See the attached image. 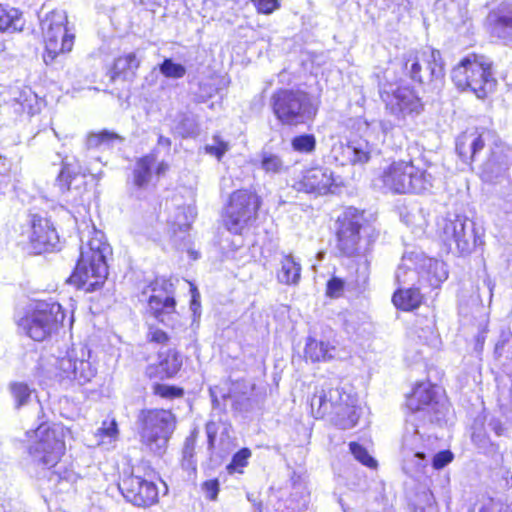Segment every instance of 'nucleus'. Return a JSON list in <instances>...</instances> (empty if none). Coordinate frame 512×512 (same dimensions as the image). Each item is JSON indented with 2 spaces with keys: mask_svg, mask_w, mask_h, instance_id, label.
Listing matches in <instances>:
<instances>
[{
  "mask_svg": "<svg viewBox=\"0 0 512 512\" xmlns=\"http://www.w3.org/2000/svg\"><path fill=\"white\" fill-rule=\"evenodd\" d=\"M81 234L80 257L70 276V282L86 292L99 289L108 275L107 255L111 253L104 233L94 226L88 231L87 240Z\"/></svg>",
  "mask_w": 512,
  "mask_h": 512,
  "instance_id": "1",
  "label": "nucleus"
},
{
  "mask_svg": "<svg viewBox=\"0 0 512 512\" xmlns=\"http://www.w3.org/2000/svg\"><path fill=\"white\" fill-rule=\"evenodd\" d=\"M492 61L485 55L471 53L463 57L451 71V80L462 92L484 99L496 85Z\"/></svg>",
  "mask_w": 512,
  "mask_h": 512,
  "instance_id": "2",
  "label": "nucleus"
},
{
  "mask_svg": "<svg viewBox=\"0 0 512 512\" xmlns=\"http://www.w3.org/2000/svg\"><path fill=\"white\" fill-rule=\"evenodd\" d=\"M310 405L316 418H326L343 430L353 428L360 415L356 399L340 388L323 390L320 394H315Z\"/></svg>",
  "mask_w": 512,
  "mask_h": 512,
  "instance_id": "3",
  "label": "nucleus"
},
{
  "mask_svg": "<svg viewBox=\"0 0 512 512\" xmlns=\"http://www.w3.org/2000/svg\"><path fill=\"white\" fill-rule=\"evenodd\" d=\"M26 435L29 439L28 454L33 464L43 469L55 467L65 450L62 432L47 422H41Z\"/></svg>",
  "mask_w": 512,
  "mask_h": 512,
  "instance_id": "4",
  "label": "nucleus"
},
{
  "mask_svg": "<svg viewBox=\"0 0 512 512\" xmlns=\"http://www.w3.org/2000/svg\"><path fill=\"white\" fill-rule=\"evenodd\" d=\"M271 107L283 124L297 126L311 121L317 112L308 93L301 90L279 89L271 97Z\"/></svg>",
  "mask_w": 512,
  "mask_h": 512,
  "instance_id": "5",
  "label": "nucleus"
},
{
  "mask_svg": "<svg viewBox=\"0 0 512 512\" xmlns=\"http://www.w3.org/2000/svg\"><path fill=\"white\" fill-rule=\"evenodd\" d=\"M141 442L153 453L165 452L176 428V417L170 410L147 409L138 416Z\"/></svg>",
  "mask_w": 512,
  "mask_h": 512,
  "instance_id": "6",
  "label": "nucleus"
},
{
  "mask_svg": "<svg viewBox=\"0 0 512 512\" xmlns=\"http://www.w3.org/2000/svg\"><path fill=\"white\" fill-rule=\"evenodd\" d=\"M448 277L446 265L443 261L427 257L422 253H412L404 256L395 274L400 285L413 284L418 279L421 284L437 288Z\"/></svg>",
  "mask_w": 512,
  "mask_h": 512,
  "instance_id": "7",
  "label": "nucleus"
},
{
  "mask_svg": "<svg viewBox=\"0 0 512 512\" xmlns=\"http://www.w3.org/2000/svg\"><path fill=\"white\" fill-rule=\"evenodd\" d=\"M404 71L416 83L437 89L444 78V62L439 50L424 48L404 56Z\"/></svg>",
  "mask_w": 512,
  "mask_h": 512,
  "instance_id": "8",
  "label": "nucleus"
},
{
  "mask_svg": "<svg viewBox=\"0 0 512 512\" xmlns=\"http://www.w3.org/2000/svg\"><path fill=\"white\" fill-rule=\"evenodd\" d=\"M380 180L383 187L398 194L422 193L432 187L431 174L406 161L390 164L383 171Z\"/></svg>",
  "mask_w": 512,
  "mask_h": 512,
  "instance_id": "9",
  "label": "nucleus"
},
{
  "mask_svg": "<svg viewBox=\"0 0 512 512\" xmlns=\"http://www.w3.org/2000/svg\"><path fill=\"white\" fill-rule=\"evenodd\" d=\"M437 226L444 244L450 249L454 244L462 255L471 253L474 248L483 244V234L476 228L475 223L464 215L448 214L438 221Z\"/></svg>",
  "mask_w": 512,
  "mask_h": 512,
  "instance_id": "10",
  "label": "nucleus"
},
{
  "mask_svg": "<svg viewBox=\"0 0 512 512\" xmlns=\"http://www.w3.org/2000/svg\"><path fill=\"white\" fill-rule=\"evenodd\" d=\"M65 314L55 301H38L18 320L19 329L34 341H43L63 322Z\"/></svg>",
  "mask_w": 512,
  "mask_h": 512,
  "instance_id": "11",
  "label": "nucleus"
},
{
  "mask_svg": "<svg viewBox=\"0 0 512 512\" xmlns=\"http://www.w3.org/2000/svg\"><path fill=\"white\" fill-rule=\"evenodd\" d=\"M44 35L46 64L52 62L58 55L70 52L74 45V34L67 27V15L62 10L48 13L41 21Z\"/></svg>",
  "mask_w": 512,
  "mask_h": 512,
  "instance_id": "12",
  "label": "nucleus"
},
{
  "mask_svg": "<svg viewBox=\"0 0 512 512\" xmlns=\"http://www.w3.org/2000/svg\"><path fill=\"white\" fill-rule=\"evenodd\" d=\"M56 368L61 379L76 381L79 385L89 383L97 373L91 361V350L86 345L73 346L64 357L56 360Z\"/></svg>",
  "mask_w": 512,
  "mask_h": 512,
  "instance_id": "13",
  "label": "nucleus"
},
{
  "mask_svg": "<svg viewBox=\"0 0 512 512\" xmlns=\"http://www.w3.org/2000/svg\"><path fill=\"white\" fill-rule=\"evenodd\" d=\"M440 388L431 382L418 383L407 397V407L413 414H423L430 422L440 421L447 410V401L440 395Z\"/></svg>",
  "mask_w": 512,
  "mask_h": 512,
  "instance_id": "14",
  "label": "nucleus"
},
{
  "mask_svg": "<svg viewBox=\"0 0 512 512\" xmlns=\"http://www.w3.org/2000/svg\"><path fill=\"white\" fill-rule=\"evenodd\" d=\"M380 97L386 110L400 121L407 117L414 118L423 110L421 99L409 87L384 86L380 89Z\"/></svg>",
  "mask_w": 512,
  "mask_h": 512,
  "instance_id": "15",
  "label": "nucleus"
},
{
  "mask_svg": "<svg viewBox=\"0 0 512 512\" xmlns=\"http://www.w3.org/2000/svg\"><path fill=\"white\" fill-rule=\"evenodd\" d=\"M259 206L260 201L256 194L247 190L234 192L230 197L224 219L227 229L234 234H240L255 217Z\"/></svg>",
  "mask_w": 512,
  "mask_h": 512,
  "instance_id": "16",
  "label": "nucleus"
},
{
  "mask_svg": "<svg viewBox=\"0 0 512 512\" xmlns=\"http://www.w3.org/2000/svg\"><path fill=\"white\" fill-rule=\"evenodd\" d=\"M151 292L148 298V307L151 314L166 326L172 325L176 311L173 284L165 278H156L148 286Z\"/></svg>",
  "mask_w": 512,
  "mask_h": 512,
  "instance_id": "17",
  "label": "nucleus"
},
{
  "mask_svg": "<svg viewBox=\"0 0 512 512\" xmlns=\"http://www.w3.org/2000/svg\"><path fill=\"white\" fill-rule=\"evenodd\" d=\"M363 222V212L354 207L346 208L338 216L337 247L343 255L350 257L357 253Z\"/></svg>",
  "mask_w": 512,
  "mask_h": 512,
  "instance_id": "18",
  "label": "nucleus"
},
{
  "mask_svg": "<svg viewBox=\"0 0 512 512\" xmlns=\"http://www.w3.org/2000/svg\"><path fill=\"white\" fill-rule=\"evenodd\" d=\"M169 165L165 161H158L155 152H151L135 160L131 176L128 179L130 191L136 197L148 189L154 176L157 178L166 174Z\"/></svg>",
  "mask_w": 512,
  "mask_h": 512,
  "instance_id": "19",
  "label": "nucleus"
},
{
  "mask_svg": "<svg viewBox=\"0 0 512 512\" xmlns=\"http://www.w3.org/2000/svg\"><path fill=\"white\" fill-rule=\"evenodd\" d=\"M118 488L126 501L137 507H148L158 501L156 484L134 473L124 477Z\"/></svg>",
  "mask_w": 512,
  "mask_h": 512,
  "instance_id": "20",
  "label": "nucleus"
},
{
  "mask_svg": "<svg viewBox=\"0 0 512 512\" xmlns=\"http://www.w3.org/2000/svg\"><path fill=\"white\" fill-rule=\"evenodd\" d=\"M485 28L492 39L512 47V2H502L491 9L485 19Z\"/></svg>",
  "mask_w": 512,
  "mask_h": 512,
  "instance_id": "21",
  "label": "nucleus"
},
{
  "mask_svg": "<svg viewBox=\"0 0 512 512\" xmlns=\"http://www.w3.org/2000/svg\"><path fill=\"white\" fill-rule=\"evenodd\" d=\"M432 441L429 436L424 439L419 428L413 423L407 424L402 439V454L405 462H415L417 469L424 468L428 464L426 449Z\"/></svg>",
  "mask_w": 512,
  "mask_h": 512,
  "instance_id": "22",
  "label": "nucleus"
},
{
  "mask_svg": "<svg viewBox=\"0 0 512 512\" xmlns=\"http://www.w3.org/2000/svg\"><path fill=\"white\" fill-rule=\"evenodd\" d=\"M333 152L335 159L342 165L364 164L369 161L372 152V146L367 139L353 138L346 144L340 143L334 146Z\"/></svg>",
  "mask_w": 512,
  "mask_h": 512,
  "instance_id": "23",
  "label": "nucleus"
},
{
  "mask_svg": "<svg viewBox=\"0 0 512 512\" xmlns=\"http://www.w3.org/2000/svg\"><path fill=\"white\" fill-rule=\"evenodd\" d=\"M335 179L328 167L316 166L306 169L299 181V189L307 193L327 194L331 191Z\"/></svg>",
  "mask_w": 512,
  "mask_h": 512,
  "instance_id": "24",
  "label": "nucleus"
},
{
  "mask_svg": "<svg viewBox=\"0 0 512 512\" xmlns=\"http://www.w3.org/2000/svg\"><path fill=\"white\" fill-rule=\"evenodd\" d=\"M30 240L35 249L49 251L57 248L59 236L52 223L40 215L31 216Z\"/></svg>",
  "mask_w": 512,
  "mask_h": 512,
  "instance_id": "25",
  "label": "nucleus"
},
{
  "mask_svg": "<svg viewBox=\"0 0 512 512\" xmlns=\"http://www.w3.org/2000/svg\"><path fill=\"white\" fill-rule=\"evenodd\" d=\"M158 358L159 362L157 366L150 365L147 367L146 374L150 378H172L182 366L181 356L174 349L160 351Z\"/></svg>",
  "mask_w": 512,
  "mask_h": 512,
  "instance_id": "26",
  "label": "nucleus"
},
{
  "mask_svg": "<svg viewBox=\"0 0 512 512\" xmlns=\"http://www.w3.org/2000/svg\"><path fill=\"white\" fill-rule=\"evenodd\" d=\"M484 146L483 136L477 132H464L456 139V151L464 163L473 161Z\"/></svg>",
  "mask_w": 512,
  "mask_h": 512,
  "instance_id": "27",
  "label": "nucleus"
},
{
  "mask_svg": "<svg viewBox=\"0 0 512 512\" xmlns=\"http://www.w3.org/2000/svg\"><path fill=\"white\" fill-rule=\"evenodd\" d=\"M509 170L507 156L502 151H493L491 156L483 164L482 178L487 182H493L503 176Z\"/></svg>",
  "mask_w": 512,
  "mask_h": 512,
  "instance_id": "28",
  "label": "nucleus"
},
{
  "mask_svg": "<svg viewBox=\"0 0 512 512\" xmlns=\"http://www.w3.org/2000/svg\"><path fill=\"white\" fill-rule=\"evenodd\" d=\"M280 268L276 273L279 283L297 285L301 278V265L292 254H282Z\"/></svg>",
  "mask_w": 512,
  "mask_h": 512,
  "instance_id": "29",
  "label": "nucleus"
},
{
  "mask_svg": "<svg viewBox=\"0 0 512 512\" xmlns=\"http://www.w3.org/2000/svg\"><path fill=\"white\" fill-rule=\"evenodd\" d=\"M141 58L135 52H130L115 59L112 68V78L131 80L136 74Z\"/></svg>",
  "mask_w": 512,
  "mask_h": 512,
  "instance_id": "30",
  "label": "nucleus"
},
{
  "mask_svg": "<svg viewBox=\"0 0 512 512\" xmlns=\"http://www.w3.org/2000/svg\"><path fill=\"white\" fill-rule=\"evenodd\" d=\"M25 20L21 11L0 4V32L15 33L23 30Z\"/></svg>",
  "mask_w": 512,
  "mask_h": 512,
  "instance_id": "31",
  "label": "nucleus"
},
{
  "mask_svg": "<svg viewBox=\"0 0 512 512\" xmlns=\"http://www.w3.org/2000/svg\"><path fill=\"white\" fill-rule=\"evenodd\" d=\"M336 352L335 346L329 342L317 341L309 337L305 346V356L313 362L327 361L334 358Z\"/></svg>",
  "mask_w": 512,
  "mask_h": 512,
  "instance_id": "32",
  "label": "nucleus"
},
{
  "mask_svg": "<svg viewBox=\"0 0 512 512\" xmlns=\"http://www.w3.org/2000/svg\"><path fill=\"white\" fill-rule=\"evenodd\" d=\"M394 305L404 311H411L418 308L422 302V295L419 288H399L393 295Z\"/></svg>",
  "mask_w": 512,
  "mask_h": 512,
  "instance_id": "33",
  "label": "nucleus"
},
{
  "mask_svg": "<svg viewBox=\"0 0 512 512\" xmlns=\"http://www.w3.org/2000/svg\"><path fill=\"white\" fill-rule=\"evenodd\" d=\"M198 429L194 428L190 435L186 437L182 448L181 466L189 472H196L197 461L195 459V446L198 437Z\"/></svg>",
  "mask_w": 512,
  "mask_h": 512,
  "instance_id": "34",
  "label": "nucleus"
},
{
  "mask_svg": "<svg viewBox=\"0 0 512 512\" xmlns=\"http://www.w3.org/2000/svg\"><path fill=\"white\" fill-rule=\"evenodd\" d=\"M401 220L413 229L423 230L427 225L426 215L421 207L413 204L400 212Z\"/></svg>",
  "mask_w": 512,
  "mask_h": 512,
  "instance_id": "35",
  "label": "nucleus"
},
{
  "mask_svg": "<svg viewBox=\"0 0 512 512\" xmlns=\"http://www.w3.org/2000/svg\"><path fill=\"white\" fill-rule=\"evenodd\" d=\"M119 430L115 419L105 420L98 428L95 437L98 445H111L118 439Z\"/></svg>",
  "mask_w": 512,
  "mask_h": 512,
  "instance_id": "36",
  "label": "nucleus"
},
{
  "mask_svg": "<svg viewBox=\"0 0 512 512\" xmlns=\"http://www.w3.org/2000/svg\"><path fill=\"white\" fill-rule=\"evenodd\" d=\"M10 393L14 399L15 408L20 409L22 406L27 405L34 393V390L24 382H13L9 385Z\"/></svg>",
  "mask_w": 512,
  "mask_h": 512,
  "instance_id": "37",
  "label": "nucleus"
},
{
  "mask_svg": "<svg viewBox=\"0 0 512 512\" xmlns=\"http://www.w3.org/2000/svg\"><path fill=\"white\" fill-rule=\"evenodd\" d=\"M260 167L267 174H280L286 170L282 158L272 152L264 151L261 154Z\"/></svg>",
  "mask_w": 512,
  "mask_h": 512,
  "instance_id": "38",
  "label": "nucleus"
},
{
  "mask_svg": "<svg viewBox=\"0 0 512 512\" xmlns=\"http://www.w3.org/2000/svg\"><path fill=\"white\" fill-rule=\"evenodd\" d=\"M293 151L310 154L316 149V138L313 134H300L291 139Z\"/></svg>",
  "mask_w": 512,
  "mask_h": 512,
  "instance_id": "39",
  "label": "nucleus"
},
{
  "mask_svg": "<svg viewBox=\"0 0 512 512\" xmlns=\"http://www.w3.org/2000/svg\"><path fill=\"white\" fill-rule=\"evenodd\" d=\"M159 71L167 78L179 79L186 74V68L182 64L175 63L171 58H165L159 65Z\"/></svg>",
  "mask_w": 512,
  "mask_h": 512,
  "instance_id": "40",
  "label": "nucleus"
},
{
  "mask_svg": "<svg viewBox=\"0 0 512 512\" xmlns=\"http://www.w3.org/2000/svg\"><path fill=\"white\" fill-rule=\"evenodd\" d=\"M251 457V451L248 448H242L236 452L231 462L227 465V470L230 474L242 473L243 468L247 466L248 459Z\"/></svg>",
  "mask_w": 512,
  "mask_h": 512,
  "instance_id": "41",
  "label": "nucleus"
},
{
  "mask_svg": "<svg viewBox=\"0 0 512 512\" xmlns=\"http://www.w3.org/2000/svg\"><path fill=\"white\" fill-rule=\"evenodd\" d=\"M152 391L155 395L169 400L180 398L184 394V390L180 387L157 382L152 385Z\"/></svg>",
  "mask_w": 512,
  "mask_h": 512,
  "instance_id": "42",
  "label": "nucleus"
},
{
  "mask_svg": "<svg viewBox=\"0 0 512 512\" xmlns=\"http://www.w3.org/2000/svg\"><path fill=\"white\" fill-rule=\"evenodd\" d=\"M349 448L354 458L361 464L369 468H375L377 466V461L368 453L367 449L362 445L358 444L357 442H351L349 444Z\"/></svg>",
  "mask_w": 512,
  "mask_h": 512,
  "instance_id": "43",
  "label": "nucleus"
},
{
  "mask_svg": "<svg viewBox=\"0 0 512 512\" xmlns=\"http://www.w3.org/2000/svg\"><path fill=\"white\" fill-rule=\"evenodd\" d=\"M115 140H119V137L116 134L103 131L99 134H91L87 138V146L89 148L108 147L110 143Z\"/></svg>",
  "mask_w": 512,
  "mask_h": 512,
  "instance_id": "44",
  "label": "nucleus"
},
{
  "mask_svg": "<svg viewBox=\"0 0 512 512\" xmlns=\"http://www.w3.org/2000/svg\"><path fill=\"white\" fill-rule=\"evenodd\" d=\"M213 143L205 147L206 153L215 156L220 160L223 155L229 150V143L222 140L219 135L213 136Z\"/></svg>",
  "mask_w": 512,
  "mask_h": 512,
  "instance_id": "45",
  "label": "nucleus"
},
{
  "mask_svg": "<svg viewBox=\"0 0 512 512\" xmlns=\"http://www.w3.org/2000/svg\"><path fill=\"white\" fill-rule=\"evenodd\" d=\"M236 2L248 3L249 0H235ZM257 11L262 14H271L279 7L278 0H250Z\"/></svg>",
  "mask_w": 512,
  "mask_h": 512,
  "instance_id": "46",
  "label": "nucleus"
},
{
  "mask_svg": "<svg viewBox=\"0 0 512 512\" xmlns=\"http://www.w3.org/2000/svg\"><path fill=\"white\" fill-rule=\"evenodd\" d=\"M75 179L76 175L72 176L69 167L67 164H64L56 179V184L61 192L69 191L71 188V182Z\"/></svg>",
  "mask_w": 512,
  "mask_h": 512,
  "instance_id": "47",
  "label": "nucleus"
},
{
  "mask_svg": "<svg viewBox=\"0 0 512 512\" xmlns=\"http://www.w3.org/2000/svg\"><path fill=\"white\" fill-rule=\"evenodd\" d=\"M454 459V455L450 450H443L432 457V466L436 470H440L447 466Z\"/></svg>",
  "mask_w": 512,
  "mask_h": 512,
  "instance_id": "48",
  "label": "nucleus"
},
{
  "mask_svg": "<svg viewBox=\"0 0 512 512\" xmlns=\"http://www.w3.org/2000/svg\"><path fill=\"white\" fill-rule=\"evenodd\" d=\"M344 290V281L338 277H332L327 283L326 294L330 298H339Z\"/></svg>",
  "mask_w": 512,
  "mask_h": 512,
  "instance_id": "49",
  "label": "nucleus"
},
{
  "mask_svg": "<svg viewBox=\"0 0 512 512\" xmlns=\"http://www.w3.org/2000/svg\"><path fill=\"white\" fill-rule=\"evenodd\" d=\"M220 426L221 424L215 421H209L206 423L205 430L207 434V443L209 450H213L215 447V441Z\"/></svg>",
  "mask_w": 512,
  "mask_h": 512,
  "instance_id": "50",
  "label": "nucleus"
},
{
  "mask_svg": "<svg viewBox=\"0 0 512 512\" xmlns=\"http://www.w3.org/2000/svg\"><path fill=\"white\" fill-rule=\"evenodd\" d=\"M202 489L208 499L215 501L219 493V481L217 479L207 480L203 483Z\"/></svg>",
  "mask_w": 512,
  "mask_h": 512,
  "instance_id": "51",
  "label": "nucleus"
},
{
  "mask_svg": "<svg viewBox=\"0 0 512 512\" xmlns=\"http://www.w3.org/2000/svg\"><path fill=\"white\" fill-rule=\"evenodd\" d=\"M150 339L153 342L164 344L168 341V334L160 329H155L150 332Z\"/></svg>",
  "mask_w": 512,
  "mask_h": 512,
  "instance_id": "52",
  "label": "nucleus"
},
{
  "mask_svg": "<svg viewBox=\"0 0 512 512\" xmlns=\"http://www.w3.org/2000/svg\"><path fill=\"white\" fill-rule=\"evenodd\" d=\"M488 429L493 431L497 436H501L504 433V426L500 419L491 418L488 422Z\"/></svg>",
  "mask_w": 512,
  "mask_h": 512,
  "instance_id": "53",
  "label": "nucleus"
},
{
  "mask_svg": "<svg viewBox=\"0 0 512 512\" xmlns=\"http://www.w3.org/2000/svg\"><path fill=\"white\" fill-rule=\"evenodd\" d=\"M157 143H158V145H159V146H163V147H165V148H169V147L171 146V140H170V138L165 137V136H163V135H160V136L158 137V141H157Z\"/></svg>",
  "mask_w": 512,
  "mask_h": 512,
  "instance_id": "54",
  "label": "nucleus"
},
{
  "mask_svg": "<svg viewBox=\"0 0 512 512\" xmlns=\"http://www.w3.org/2000/svg\"><path fill=\"white\" fill-rule=\"evenodd\" d=\"M198 298H199V293L196 291V289H194L193 293H192V300H191V307L194 311H195V307L200 305Z\"/></svg>",
  "mask_w": 512,
  "mask_h": 512,
  "instance_id": "55",
  "label": "nucleus"
},
{
  "mask_svg": "<svg viewBox=\"0 0 512 512\" xmlns=\"http://www.w3.org/2000/svg\"><path fill=\"white\" fill-rule=\"evenodd\" d=\"M174 225H177L180 230H187L189 228V223L187 221H174Z\"/></svg>",
  "mask_w": 512,
  "mask_h": 512,
  "instance_id": "56",
  "label": "nucleus"
},
{
  "mask_svg": "<svg viewBox=\"0 0 512 512\" xmlns=\"http://www.w3.org/2000/svg\"><path fill=\"white\" fill-rule=\"evenodd\" d=\"M210 395H211V398H212L213 403H216V402H217V398H216V388H211V389H210Z\"/></svg>",
  "mask_w": 512,
  "mask_h": 512,
  "instance_id": "57",
  "label": "nucleus"
},
{
  "mask_svg": "<svg viewBox=\"0 0 512 512\" xmlns=\"http://www.w3.org/2000/svg\"><path fill=\"white\" fill-rule=\"evenodd\" d=\"M50 480H55V481H56V480H58V481H60V480H62V478H61V476L59 475V473H55V472H53V473H52V476H51V478H50Z\"/></svg>",
  "mask_w": 512,
  "mask_h": 512,
  "instance_id": "58",
  "label": "nucleus"
},
{
  "mask_svg": "<svg viewBox=\"0 0 512 512\" xmlns=\"http://www.w3.org/2000/svg\"><path fill=\"white\" fill-rule=\"evenodd\" d=\"M179 214H184V208L178 209Z\"/></svg>",
  "mask_w": 512,
  "mask_h": 512,
  "instance_id": "59",
  "label": "nucleus"
}]
</instances>
